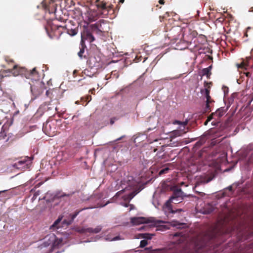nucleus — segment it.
<instances>
[{
	"instance_id": "nucleus-1",
	"label": "nucleus",
	"mask_w": 253,
	"mask_h": 253,
	"mask_svg": "<svg viewBox=\"0 0 253 253\" xmlns=\"http://www.w3.org/2000/svg\"><path fill=\"white\" fill-rule=\"evenodd\" d=\"M232 230V228L225 229L216 226L203 236L194 238L189 242L185 243L184 238L181 237L177 242H172L168 247L163 249V253H198L200 249L206 246L223 242L225 236L231 234Z\"/></svg>"
},
{
	"instance_id": "nucleus-2",
	"label": "nucleus",
	"mask_w": 253,
	"mask_h": 253,
	"mask_svg": "<svg viewBox=\"0 0 253 253\" xmlns=\"http://www.w3.org/2000/svg\"><path fill=\"white\" fill-rule=\"evenodd\" d=\"M109 29L108 23L104 20H100L95 24H91L84 31L82 34V41L85 40L92 42L95 40L93 34L101 36L102 33L108 32Z\"/></svg>"
},
{
	"instance_id": "nucleus-3",
	"label": "nucleus",
	"mask_w": 253,
	"mask_h": 253,
	"mask_svg": "<svg viewBox=\"0 0 253 253\" xmlns=\"http://www.w3.org/2000/svg\"><path fill=\"white\" fill-rule=\"evenodd\" d=\"M173 190V192L172 196L165 204L169 213H175L177 211L180 212L182 211L181 209L173 210L172 209L171 203H173L175 204L180 203L182 200L183 192L180 188H174Z\"/></svg>"
},
{
	"instance_id": "nucleus-4",
	"label": "nucleus",
	"mask_w": 253,
	"mask_h": 253,
	"mask_svg": "<svg viewBox=\"0 0 253 253\" xmlns=\"http://www.w3.org/2000/svg\"><path fill=\"white\" fill-rule=\"evenodd\" d=\"M71 26V21H70L68 24L65 25H54L51 26V28L52 31H54V35L57 37L60 36L64 32H66L71 36H74L77 34L78 30L75 25H73V29H70Z\"/></svg>"
},
{
	"instance_id": "nucleus-5",
	"label": "nucleus",
	"mask_w": 253,
	"mask_h": 253,
	"mask_svg": "<svg viewBox=\"0 0 253 253\" xmlns=\"http://www.w3.org/2000/svg\"><path fill=\"white\" fill-rule=\"evenodd\" d=\"M130 222L133 225H139L143 223H151V226H157L162 223V221L157 220L154 217L145 218L143 217H134L130 218Z\"/></svg>"
},
{
	"instance_id": "nucleus-6",
	"label": "nucleus",
	"mask_w": 253,
	"mask_h": 253,
	"mask_svg": "<svg viewBox=\"0 0 253 253\" xmlns=\"http://www.w3.org/2000/svg\"><path fill=\"white\" fill-rule=\"evenodd\" d=\"M57 121H47L44 123L42 127V130L45 134L49 136H53L56 134Z\"/></svg>"
},
{
	"instance_id": "nucleus-7",
	"label": "nucleus",
	"mask_w": 253,
	"mask_h": 253,
	"mask_svg": "<svg viewBox=\"0 0 253 253\" xmlns=\"http://www.w3.org/2000/svg\"><path fill=\"white\" fill-rule=\"evenodd\" d=\"M4 60L7 63L9 67H12L11 69H8L5 72L6 73H10L16 76L20 74L23 70V69L20 68L17 65L14 64V60L10 58V57L6 56L4 57Z\"/></svg>"
},
{
	"instance_id": "nucleus-8",
	"label": "nucleus",
	"mask_w": 253,
	"mask_h": 253,
	"mask_svg": "<svg viewBox=\"0 0 253 253\" xmlns=\"http://www.w3.org/2000/svg\"><path fill=\"white\" fill-rule=\"evenodd\" d=\"M87 64L90 68H95L97 70L103 67V62L99 55H95L89 58Z\"/></svg>"
},
{
	"instance_id": "nucleus-9",
	"label": "nucleus",
	"mask_w": 253,
	"mask_h": 253,
	"mask_svg": "<svg viewBox=\"0 0 253 253\" xmlns=\"http://www.w3.org/2000/svg\"><path fill=\"white\" fill-rule=\"evenodd\" d=\"M44 89V84L40 81H37L34 84L31 85V91L35 98L39 96Z\"/></svg>"
},
{
	"instance_id": "nucleus-10",
	"label": "nucleus",
	"mask_w": 253,
	"mask_h": 253,
	"mask_svg": "<svg viewBox=\"0 0 253 253\" xmlns=\"http://www.w3.org/2000/svg\"><path fill=\"white\" fill-rule=\"evenodd\" d=\"M179 30L182 33V36L184 40L188 41L196 37L197 33L195 31H191L190 29L188 27L183 28H179Z\"/></svg>"
},
{
	"instance_id": "nucleus-11",
	"label": "nucleus",
	"mask_w": 253,
	"mask_h": 253,
	"mask_svg": "<svg viewBox=\"0 0 253 253\" xmlns=\"http://www.w3.org/2000/svg\"><path fill=\"white\" fill-rule=\"evenodd\" d=\"M96 5L98 8V11L100 12L103 17L106 16L108 15V8L106 4L104 1H99V0L96 1Z\"/></svg>"
},
{
	"instance_id": "nucleus-12",
	"label": "nucleus",
	"mask_w": 253,
	"mask_h": 253,
	"mask_svg": "<svg viewBox=\"0 0 253 253\" xmlns=\"http://www.w3.org/2000/svg\"><path fill=\"white\" fill-rule=\"evenodd\" d=\"M101 15H102L98 10H90L87 12L86 17L89 22H93L99 18Z\"/></svg>"
},
{
	"instance_id": "nucleus-13",
	"label": "nucleus",
	"mask_w": 253,
	"mask_h": 253,
	"mask_svg": "<svg viewBox=\"0 0 253 253\" xmlns=\"http://www.w3.org/2000/svg\"><path fill=\"white\" fill-rule=\"evenodd\" d=\"M56 4L54 2L53 0H50L48 4H45V9L48 10L49 13L55 12L56 9Z\"/></svg>"
},
{
	"instance_id": "nucleus-14",
	"label": "nucleus",
	"mask_w": 253,
	"mask_h": 253,
	"mask_svg": "<svg viewBox=\"0 0 253 253\" xmlns=\"http://www.w3.org/2000/svg\"><path fill=\"white\" fill-rule=\"evenodd\" d=\"M26 77L28 79L38 78L39 74L36 70V68H34L32 70L28 71L26 74Z\"/></svg>"
},
{
	"instance_id": "nucleus-15",
	"label": "nucleus",
	"mask_w": 253,
	"mask_h": 253,
	"mask_svg": "<svg viewBox=\"0 0 253 253\" xmlns=\"http://www.w3.org/2000/svg\"><path fill=\"white\" fill-rule=\"evenodd\" d=\"M27 162L25 159L18 161L14 164V167L18 169H25L27 166Z\"/></svg>"
},
{
	"instance_id": "nucleus-16",
	"label": "nucleus",
	"mask_w": 253,
	"mask_h": 253,
	"mask_svg": "<svg viewBox=\"0 0 253 253\" xmlns=\"http://www.w3.org/2000/svg\"><path fill=\"white\" fill-rule=\"evenodd\" d=\"M102 229V226L101 225H98L95 228H92L91 227L86 228L85 231H87L89 233H99Z\"/></svg>"
},
{
	"instance_id": "nucleus-17",
	"label": "nucleus",
	"mask_w": 253,
	"mask_h": 253,
	"mask_svg": "<svg viewBox=\"0 0 253 253\" xmlns=\"http://www.w3.org/2000/svg\"><path fill=\"white\" fill-rule=\"evenodd\" d=\"M74 194V192L66 194L64 193H62L61 192H57L56 194L54 195L55 199H60L64 197H70Z\"/></svg>"
},
{
	"instance_id": "nucleus-18",
	"label": "nucleus",
	"mask_w": 253,
	"mask_h": 253,
	"mask_svg": "<svg viewBox=\"0 0 253 253\" xmlns=\"http://www.w3.org/2000/svg\"><path fill=\"white\" fill-rule=\"evenodd\" d=\"M186 131H185L184 129L180 130H175L171 132V137H176L177 136H180L182 134L185 133Z\"/></svg>"
},
{
	"instance_id": "nucleus-19",
	"label": "nucleus",
	"mask_w": 253,
	"mask_h": 253,
	"mask_svg": "<svg viewBox=\"0 0 253 253\" xmlns=\"http://www.w3.org/2000/svg\"><path fill=\"white\" fill-rule=\"evenodd\" d=\"M84 40H82V46L81 47H80V51L78 53V55L81 59H83V58H87L85 55H84L85 47V45L83 43Z\"/></svg>"
},
{
	"instance_id": "nucleus-20",
	"label": "nucleus",
	"mask_w": 253,
	"mask_h": 253,
	"mask_svg": "<svg viewBox=\"0 0 253 253\" xmlns=\"http://www.w3.org/2000/svg\"><path fill=\"white\" fill-rule=\"evenodd\" d=\"M84 209H83L80 210H76L75 212L73 214H70V216L71 217V220L70 221L67 222L68 224H70L73 222V221L74 220V219L76 217V216L79 214V213L83 210H84Z\"/></svg>"
},
{
	"instance_id": "nucleus-21",
	"label": "nucleus",
	"mask_w": 253,
	"mask_h": 253,
	"mask_svg": "<svg viewBox=\"0 0 253 253\" xmlns=\"http://www.w3.org/2000/svg\"><path fill=\"white\" fill-rule=\"evenodd\" d=\"M224 109L223 108H220L216 111V112L214 113V114L218 117L220 118L222 117L224 114Z\"/></svg>"
},
{
	"instance_id": "nucleus-22",
	"label": "nucleus",
	"mask_w": 253,
	"mask_h": 253,
	"mask_svg": "<svg viewBox=\"0 0 253 253\" xmlns=\"http://www.w3.org/2000/svg\"><path fill=\"white\" fill-rule=\"evenodd\" d=\"M206 142V139L205 138H201L198 141H197L194 147L199 148L201 147L202 145H203Z\"/></svg>"
},
{
	"instance_id": "nucleus-23",
	"label": "nucleus",
	"mask_w": 253,
	"mask_h": 253,
	"mask_svg": "<svg viewBox=\"0 0 253 253\" xmlns=\"http://www.w3.org/2000/svg\"><path fill=\"white\" fill-rule=\"evenodd\" d=\"M203 76H206L207 78H210V76L211 74V72L209 71L208 68H204L202 70Z\"/></svg>"
},
{
	"instance_id": "nucleus-24",
	"label": "nucleus",
	"mask_w": 253,
	"mask_h": 253,
	"mask_svg": "<svg viewBox=\"0 0 253 253\" xmlns=\"http://www.w3.org/2000/svg\"><path fill=\"white\" fill-rule=\"evenodd\" d=\"M138 190H134L132 191V192L130 193L127 196V199L129 201L131 200L137 193H139Z\"/></svg>"
},
{
	"instance_id": "nucleus-25",
	"label": "nucleus",
	"mask_w": 253,
	"mask_h": 253,
	"mask_svg": "<svg viewBox=\"0 0 253 253\" xmlns=\"http://www.w3.org/2000/svg\"><path fill=\"white\" fill-rule=\"evenodd\" d=\"M62 218L59 217L52 224V225L50 227V229L57 228L58 229L60 226L58 225L60 223L61 221Z\"/></svg>"
},
{
	"instance_id": "nucleus-26",
	"label": "nucleus",
	"mask_w": 253,
	"mask_h": 253,
	"mask_svg": "<svg viewBox=\"0 0 253 253\" xmlns=\"http://www.w3.org/2000/svg\"><path fill=\"white\" fill-rule=\"evenodd\" d=\"M204 92H205L204 94H205L206 100L210 99L211 98V97L210 95V90L209 88H205Z\"/></svg>"
},
{
	"instance_id": "nucleus-27",
	"label": "nucleus",
	"mask_w": 253,
	"mask_h": 253,
	"mask_svg": "<svg viewBox=\"0 0 253 253\" xmlns=\"http://www.w3.org/2000/svg\"><path fill=\"white\" fill-rule=\"evenodd\" d=\"M212 105V104H207V103H206V106L204 109V112L207 113L211 112Z\"/></svg>"
},
{
	"instance_id": "nucleus-28",
	"label": "nucleus",
	"mask_w": 253,
	"mask_h": 253,
	"mask_svg": "<svg viewBox=\"0 0 253 253\" xmlns=\"http://www.w3.org/2000/svg\"><path fill=\"white\" fill-rule=\"evenodd\" d=\"M169 170V168H165L162 169H161L159 172V175H162L164 174H165V173H167L168 172Z\"/></svg>"
},
{
	"instance_id": "nucleus-29",
	"label": "nucleus",
	"mask_w": 253,
	"mask_h": 253,
	"mask_svg": "<svg viewBox=\"0 0 253 253\" xmlns=\"http://www.w3.org/2000/svg\"><path fill=\"white\" fill-rule=\"evenodd\" d=\"M153 235L148 233L142 234V237L143 238L147 239H151Z\"/></svg>"
},
{
	"instance_id": "nucleus-30",
	"label": "nucleus",
	"mask_w": 253,
	"mask_h": 253,
	"mask_svg": "<svg viewBox=\"0 0 253 253\" xmlns=\"http://www.w3.org/2000/svg\"><path fill=\"white\" fill-rule=\"evenodd\" d=\"M111 76H113V77L115 78L116 79L118 78L119 76V74L118 72H117L116 71H114L111 72V74L110 75Z\"/></svg>"
},
{
	"instance_id": "nucleus-31",
	"label": "nucleus",
	"mask_w": 253,
	"mask_h": 253,
	"mask_svg": "<svg viewBox=\"0 0 253 253\" xmlns=\"http://www.w3.org/2000/svg\"><path fill=\"white\" fill-rule=\"evenodd\" d=\"M147 245V241L145 240H143L140 242V247L141 248L145 247Z\"/></svg>"
},
{
	"instance_id": "nucleus-32",
	"label": "nucleus",
	"mask_w": 253,
	"mask_h": 253,
	"mask_svg": "<svg viewBox=\"0 0 253 253\" xmlns=\"http://www.w3.org/2000/svg\"><path fill=\"white\" fill-rule=\"evenodd\" d=\"M62 239L59 240V241H58V240L55 241L53 243V246L54 247L57 246L60 244H61L62 243Z\"/></svg>"
},
{
	"instance_id": "nucleus-33",
	"label": "nucleus",
	"mask_w": 253,
	"mask_h": 253,
	"mask_svg": "<svg viewBox=\"0 0 253 253\" xmlns=\"http://www.w3.org/2000/svg\"><path fill=\"white\" fill-rule=\"evenodd\" d=\"M214 102V100L211 99V98L210 99L206 100V103H207V104H212Z\"/></svg>"
},
{
	"instance_id": "nucleus-34",
	"label": "nucleus",
	"mask_w": 253,
	"mask_h": 253,
	"mask_svg": "<svg viewBox=\"0 0 253 253\" xmlns=\"http://www.w3.org/2000/svg\"><path fill=\"white\" fill-rule=\"evenodd\" d=\"M173 124L174 125H182V122L180 121L175 120L173 122Z\"/></svg>"
},
{
	"instance_id": "nucleus-35",
	"label": "nucleus",
	"mask_w": 253,
	"mask_h": 253,
	"mask_svg": "<svg viewBox=\"0 0 253 253\" xmlns=\"http://www.w3.org/2000/svg\"><path fill=\"white\" fill-rule=\"evenodd\" d=\"M188 124V121L186 120L184 122H182V126H183V129H185V126H187Z\"/></svg>"
},
{
	"instance_id": "nucleus-36",
	"label": "nucleus",
	"mask_w": 253,
	"mask_h": 253,
	"mask_svg": "<svg viewBox=\"0 0 253 253\" xmlns=\"http://www.w3.org/2000/svg\"><path fill=\"white\" fill-rule=\"evenodd\" d=\"M213 115H215L214 113H212L211 115H210L208 117V121H211L212 119V118H213L212 116Z\"/></svg>"
},
{
	"instance_id": "nucleus-37",
	"label": "nucleus",
	"mask_w": 253,
	"mask_h": 253,
	"mask_svg": "<svg viewBox=\"0 0 253 253\" xmlns=\"http://www.w3.org/2000/svg\"><path fill=\"white\" fill-rule=\"evenodd\" d=\"M85 229H86V228H82L81 230H80V232L81 233H88L87 231H85Z\"/></svg>"
},
{
	"instance_id": "nucleus-38",
	"label": "nucleus",
	"mask_w": 253,
	"mask_h": 253,
	"mask_svg": "<svg viewBox=\"0 0 253 253\" xmlns=\"http://www.w3.org/2000/svg\"><path fill=\"white\" fill-rule=\"evenodd\" d=\"M229 191L232 192H233V187L232 185L228 186L227 188Z\"/></svg>"
},
{
	"instance_id": "nucleus-39",
	"label": "nucleus",
	"mask_w": 253,
	"mask_h": 253,
	"mask_svg": "<svg viewBox=\"0 0 253 253\" xmlns=\"http://www.w3.org/2000/svg\"><path fill=\"white\" fill-rule=\"evenodd\" d=\"M51 91L49 90H47L46 91V95L47 96L50 97V94Z\"/></svg>"
},
{
	"instance_id": "nucleus-40",
	"label": "nucleus",
	"mask_w": 253,
	"mask_h": 253,
	"mask_svg": "<svg viewBox=\"0 0 253 253\" xmlns=\"http://www.w3.org/2000/svg\"><path fill=\"white\" fill-rule=\"evenodd\" d=\"M125 137V135H123L121 137H120V138H117L116 140H115V141H118L119 140H122L123 138H124Z\"/></svg>"
},
{
	"instance_id": "nucleus-41",
	"label": "nucleus",
	"mask_w": 253,
	"mask_h": 253,
	"mask_svg": "<svg viewBox=\"0 0 253 253\" xmlns=\"http://www.w3.org/2000/svg\"><path fill=\"white\" fill-rule=\"evenodd\" d=\"M115 122V119L114 118H111V120H110V124L111 125H113L114 124Z\"/></svg>"
},
{
	"instance_id": "nucleus-42",
	"label": "nucleus",
	"mask_w": 253,
	"mask_h": 253,
	"mask_svg": "<svg viewBox=\"0 0 253 253\" xmlns=\"http://www.w3.org/2000/svg\"><path fill=\"white\" fill-rule=\"evenodd\" d=\"M159 3L161 4H164L165 3V1L164 0H159Z\"/></svg>"
},
{
	"instance_id": "nucleus-43",
	"label": "nucleus",
	"mask_w": 253,
	"mask_h": 253,
	"mask_svg": "<svg viewBox=\"0 0 253 253\" xmlns=\"http://www.w3.org/2000/svg\"><path fill=\"white\" fill-rule=\"evenodd\" d=\"M244 66H245L244 63L241 64L239 66V68H244Z\"/></svg>"
},
{
	"instance_id": "nucleus-44",
	"label": "nucleus",
	"mask_w": 253,
	"mask_h": 253,
	"mask_svg": "<svg viewBox=\"0 0 253 253\" xmlns=\"http://www.w3.org/2000/svg\"><path fill=\"white\" fill-rule=\"evenodd\" d=\"M122 205L125 207H128L129 206V204L128 203H123Z\"/></svg>"
},
{
	"instance_id": "nucleus-45",
	"label": "nucleus",
	"mask_w": 253,
	"mask_h": 253,
	"mask_svg": "<svg viewBox=\"0 0 253 253\" xmlns=\"http://www.w3.org/2000/svg\"><path fill=\"white\" fill-rule=\"evenodd\" d=\"M107 7L108 8V12H109V10L110 9H112V5H111V6L110 5V6H107Z\"/></svg>"
},
{
	"instance_id": "nucleus-46",
	"label": "nucleus",
	"mask_w": 253,
	"mask_h": 253,
	"mask_svg": "<svg viewBox=\"0 0 253 253\" xmlns=\"http://www.w3.org/2000/svg\"><path fill=\"white\" fill-rule=\"evenodd\" d=\"M119 237H116L114 238H113V239L112 240H113V241H116V240H118V239H119Z\"/></svg>"
},
{
	"instance_id": "nucleus-47",
	"label": "nucleus",
	"mask_w": 253,
	"mask_h": 253,
	"mask_svg": "<svg viewBox=\"0 0 253 253\" xmlns=\"http://www.w3.org/2000/svg\"><path fill=\"white\" fill-rule=\"evenodd\" d=\"M208 69H209V71H210V72H211V68H212V65H211L209 67L207 68Z\"/></svg>"
},
{
	"instance_id": "nucleus-48",
	"label": "nucleus",
	"mask_w": 253,
	"mask_h": 253,
	"mask_svg": "<svg viewBox=\"0 0 253 253\" xmlns=\"http://www.w3.org/2000/svg\"><path fill=\"white\" fill-rule=\"evenodd\" d=\"M124 1H125V0H119V3H123L124 2Z\"/></svg>"
},
{
	"instance_id": "nucleus-49",
	"label": "nucleus",
	"mask_w": 253,
	"mask_h": 253,
	"mask_svg": "<svg viewBox=\"0 0 253 253\" xmlns=\"http://www.w3.org/2000/svg\"><path fill=\"white\" fill-rule=\"evenodd\" d=\"M209 122V121H208V119H207V120L205 121V122L204 123V125H205V126L207 125V124H208V122Z\"/></svg>"
},
{
	"instance_id": "nucleus-50",
	"label": "nucleus",
	"mask_w": 253,
	"mask_h": 253,
	"mask_svg": "<svg viewBox=\"0 0 253 253\" xmlns=\"http://www.w3.org/2000/svg\"><path fill=\"white\" fill-rule=\"evenodd\" d=\"M212 211V209H211V210H210V211H208L206 212V213H210V212H211Z\"/></svg>"
},
{
	"instance_id": "nucleus-51",
	"label": "nucleus",
	"mask_w": 253,
	"mask_h": 253,
	"mask_svg": "<svg viewBox=\"0 0 253 253\" xmlns=\"http://www.w3.org/2000/svg\"><path fill=\"white\" fill-rule=\"evenodd\" d=\"M73 25H74L71 23V27H70V29H73Z\"/></svg>"
},
{
	"instance_id": "nucleus-52",
	"label": "nucleus",
	"mask_w": 253,
	"mask_h": 253,
	"mask_svg": "<svg viewBox=\"0 0 253 253\" xmlns=\"http://www.w3.org/2000/svg\"><path fill=\"white\" fill-rule=\"evenodd\" d=\"M7 191V190H2V191H0V194L1 193L4 192H5V191Z\"/></svg>"
},
{
	"instance_id": "nucleus-53",
	"label": "nucleus",
	"mask_w": 253,
	"mask_h": 253,
	"mask_svg": "<svg viewBox=\"0 0 253 253\" xmlns=\"http://www.w3.org/2000/svg\"><path fill=\"white\" fill-rule=\"evenodd\" d=\"M110 77H107V76H106V77H105V78H106V80H108Z\"/></svg>"
},
{
	"instance_id": "nucleus-54",
	"label": "nucleus",
	"mask_w": 253,
	"mask_h": 253,
	"mask_svg": "<svg viewBox=\"0 0 253 253\" xmlns=\"http://www.w3.org/2000/svg\"><path fill=\"white\" fill-rule=\"evenodd\" d=\"M38 195H39V192H37L36 193V195L37 196Z\"/></svg>"
},
{
	"instance_id": "nucleus-55",
	"label": "nucleus",
	"mask_w": 253,
	"mask_h": 253,
	"mask_svg": "<svg viewBox=\"0 0 253 253\" xmlns=\"http://www.w3.org/2000/svg\"><path fill=\"white\" fill-rule=\"evenodd\" d=\"M201 92L203 93V90H201Z\"/></svg>"
},
{
	"instance_id": "nucleus-56",
	"label": "nucleus",
	"mask_w": 253,
	"mask_h": 253,
	"mask_svg": "<svg viewBox=\"0 0 253 253\" xmlns=\"http://www.w3.org/2000/svg\"><path fill=\"white\" fill-rule=\"evenodd\" d=\"M205 84H208V83H207V82H205Z\"/></svg>"
}]
</instances>
